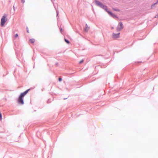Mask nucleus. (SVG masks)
Segmentation results:
<instances>
[{"instance_id":"1","label":"nucleus","mask_w":158,"mask_h":158,"mask_svg":"<svg viewBox=\"0 0 158 158\" xmlns=\"http://www.w3.org/2000/svg\"><path fill=\"white\" fill-rule=\"evenodd\" d=\"M30 89H28L25 91L24 92L21 93L19 96L18 101V103L21 104L23 105L24 104L23 98L24 96L28 93Z\"/></svg>"},{"instance_id":"8","label":"nucleus","mask_w":158,"mask_h":158,"mask_svg":"<svg viewBox=\"0 0 158 158\" xmlns=\"http://www.w3.org/2000/svg\"><path fill=\"white\" fill-rule=\"evenodd\" d=\"M64 40H65V42L66 43H67L68 44H69L70 43L69 42L68 40H66V39H65Z\"/></svg>"},{"instance_id":"12","label":"nucleus","mask_w":158,"mask_h":158,"mask_svg":"<svg viewBox=\"0 0 158 158\" xmlns=\"http://www.w3.org/2000/svg\"><path fill=\"white\" fill-rule=\"evenodd\" d=\"M58 80L59 81H61L62 79L61 78H59Z\"/></svg>"},{"instance_id":"6","label":"nucleus","mask_w":158,"mask_h":158,"mask_svg":"<svg viewBox=\"0 0 158 158\" xmlns=\"http://www.w3.org/2000/svg\"><path fill=\"white\" fill-rule=\"evenodd\" d=\"M95 2L96 3V4L98 6H100L101 7L102 6V4L100 2L97 1V0H95Z\"/></svg>"},{"instance_id":"4","label":"nucleus","mask_w":158,"mask_h":158,"mask_svg":"<svg viewBox=\"0 0 158 158\" xmlns=\"http://www.w3.org/2000/svg\"><path fill=\"white\" fill-rule=\"evenodd\" d=\"M123 28V26L122 23L121 22L119 23L118 25L117 28V30L118 31H120Z\"/></svg>"},{"instance_id":"14","label":"nucleus","mask_w":158,"mask_h":158,"mask_svg":"<svg viewBox=\"0 0 158 158\" xmlns=\"http://www.w3.org/2000/svg\"><path fill=\"white\" fill-rule=\"evenodd\" d=\"M21 2H23V3H24L25 2V0H21Z\"/></svg>"},{"instance_id":"7","label":"nucleus","mask_w":158,"mask_h":158,"mask_svg":"<svg viewBox=\"0 0 158 158\" xmlns=\"http://www.w3.org/2000/svg\"><path fill=\"white\" fill-rule=\"evenodd\" d=\"M29 41L31 43H34L35 42V40L34 39H30L29 40Z\"/></svg>"},{"instance_id":"5","label":"nucleus","mask_w":158,"mask_h":158,"mask_svg":"<svg viewBox=\"0 0 158 158\" xmlns=\"http://www.w3.org/2000/svg\"><path fill=\"white\" fill-rule=\"evenodd\" d=\"M120 33H119L117 34L113 33V37L114 38H117L119 37Z\"/></svg>"},{"instance_id":"13","label":"nucleus","mask_w":158,"mask_h":158,"mask_svg":"<svg viewBox=\"0 0 158 158\" xmlns=\"http://www.w3.org/2000/svg\"><path fill=\"white\" fill-rule=\"evenodd\" d=\"M83 62V60H82L79 62V64H81Z\"/></svg>"},{"instance_id":"15","label":"nucleus","mask_w":158,"mask_h":158,"mask_svg":"<svg viewBox=\"0 0 158 158\" xmlns=\"http://www.w3.org/2000/svg\"><path fill=\"white\" fill-rule=\"evenodd\" d=\"M27 32H28V33L29 32H28V31H27Z\"/></svg>"},{"instance_id":"3","label":"nucleus","mask_w":158,"mask_h":158,"mask_svg":"<svg viewBox=\"0 0 158 158\" xmlns=\"http://www.w3.org/2000/svg\"><path fill=\"white\" fill-rule=\"evenodd\" d=\"M101 7L105 10L108 12V13L112 16L113 17H116V16L114 15L112 12L108 10L107 7L106 6L102 5V6Z\"/></svg>"},{"instance_id":"10","label":"nucleus","mask_w":158,"mask_h":158,"mask_svg":"<svg viewBox=\"0 0 158 158\" xmlns=\"http://www.w3.org/2000/svg\"><path fill=\"white\" fill-rule=\"evenodd\" d=\"M0 120H1L2 119V114L1 113H0Z\"/></svg>"},{"instance_id":"2","label":"nucleus","mask_w":158,"mask_h":158,"mask_svg":"<svg viewBox=\"0 0 158 158\" xmlns=\"http://www.w3.org/2000/svg\"><path fill=\"white\" fill-rule=\"evenodd\" d=\"M7 20V16L5 14L2 17L1 19V25L3 27L5 23Z\"/></svg>"},{"instance_id":"9","label":"nucleus","mask_w":158,"mask_h":158,"mask_svg":"<svg viewBox=\"0 0 158 158\" xmlns=\"http://www.w3.org/2000/svg\"><path fill=\"white\" fill-rule=\"evenodd\" d=\"M18 36V35L17 34H16L14 36L15 37L17 38Z\"/></svg>"},{"instance_id":"11","label":"nucleus","mask_w":158,"mask_h":158,"mask_svg":"<svg viewBox=\"0 0 158 158\" xmlns=\"http://www.w3.org/2000/svg\"><path fill=\"white\" fill-rule=\"evenodd\" d=\"M113 10H115V11H119V10H118V9H113Z\"/></svg>"}]
</instances>
